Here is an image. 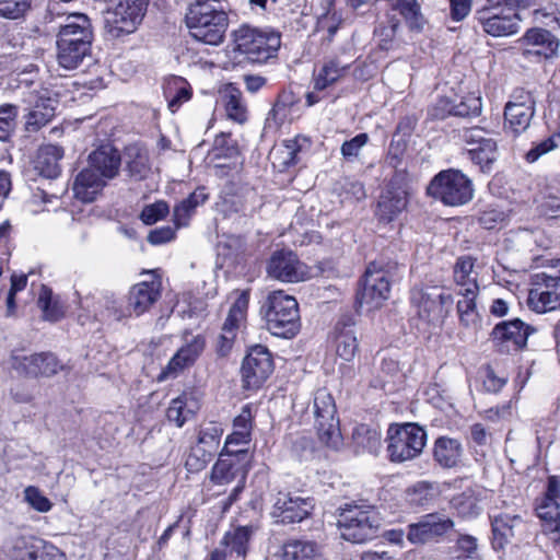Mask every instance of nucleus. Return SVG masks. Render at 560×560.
I'll list each match as a JSON object with an SVG mask.
<instances>
[{"instance_id":"10","label":"nucleus","mask_w":560,"mask_h":560,"mask_svg":"<svg viewBox=\"0 0 560 560\" xmlns=\"http://www.w3.org/2000/svg\"><path fill=\"white\" fill-rule=\"evenodd\" d=\"M150 0H119L114 9L108 10L104 27L114 38L133 33L141 24Z\"/></svg>"},{"instance_id":"29","label":"nucleus","mask_w":560,"mask_h":560,"mask_svg":"<svg viewBox=\"0 0 560 560\" xmlns=\"http://www.w3.org/2000/svg\"><path fill=\"white\" fill-rule=\"evenodd\" d=\"M439 495L440 488L436 482L418 481L406 490L405 500L415 511L427 510L436 502Z\"/></svg>"},{"instance_id":"55","label":"nucleus","mask_w":560,"mask_h":560,"mask_svg":"<svg viewBox=\"0 0 560 560\" xmlns=\"http://www.w3.org/2000/svg\"><path fill=\"white\" fill-rule=\"evenodd\" d=\"M226 115L230 119L243 124L247 119V108L244 103L241 92L233 90L228 95L225 105Z\"/></svg>"},{"instance_id":"23","label":"nucleus","mask_w":560,"mask_h":560,"mask_svg":"<svg viewBox=\"0 0 560 560\" xmlns=\"http://www.w3.org/2000/svg\"><path fill=\"white\" fill-rule=\"evenodd\" d=\"M527 57L553 59L558 57L560 42L551 31L541 26L527 30Z\"/></svg>"},{"instance_id":"26","label":"nucleus","mask_w":560,"mask_h":560,"mask_svg":"<svg viewBox=\"0 0 560 560\" xmlns=\"http://www.w3.org/2000/svg\"><path fill=\"white\" fill-rule=\"evenodd\" d=\"M106 180L103 175L89 165L74 179L72 187L74 197L83 202L93 201L106 185Z\"/></svg>"},{"instance_id":"50","label":"nucleus","mask_w":560,"mask_h":560,"mask_svg":"<svg viewBox=\"0 0 560 560\" xmlns=\"http://www.w3.org/2000/svg\"><path fill=\"white\" fill-rule=\"evenodd\" d=\"M481 112V98L472 93L454 97V116L471 117Z\"/></svg>"},{"instance_id":"17","label":"nucleus","mask_w":560,"mask_h":560,"mask_svg":"<svg viewBox=\"0 0 560 560\" xmlns=\"http://www.w3.org/2000/svg\"><path fill=\"white\" fill-rule=\"evenodd\" d=\"M183 339V346L176 351L167 365L162 370L159 376L160 381L168 377H175L186 368L191 366L203 352L206 339L202 335H191L186 332Z\"/></svg>"},{"instance_id":"57","label":"nucleus","mask_w":560,"mask_h":560,"mask_svg":"<svg viewBox=\"0 0 560 560\" xmlns=\"http://www.w3.org/2000/svg\"><path fill=\"white\" fill-rule=\"evenodd\" d=\"M238 155V148L231 139L230 135L220 133L215 137L212 148V156L214 160L233 159Z\"/></svg>"},{"instance_id":"13","label":"nucleus","mask_w":560,"mask_h":560,"mask_svg":"<svg viewBox=\"0 0 560 560\" xmlns=\"http://www.w3.org/2000/svg\"><path fill=\"white\" fill-rule=\"evenodd\" d=\"M314 499L295 492L279 491L273 500L271 517L276 523L289 525L301 523L312 514Z\"/></svg>"},{"instance_id":"6","label":"nucleus","mask_w":560,"mask_h":560,"mask_svg":"<svg viewBox=\"0 0 560 560\" xmlns=\"http://www.w3.org/2000/svg\"><path fill=\"white\" fill-rule=\"evenodd\" d=\"M386 441L389 460L404 463L418 457L422 453L427 444V432L413 422L390 424Z\"/></svg>"},{"instance_id":"38","label":"nucleus","mask_w":560,"mask_h":560,"mask_svg":"<svg viewBox=\"0 0 560 560\" xmlns=\"http://www.w3.org/2000/svg\"><path fill=\"white\" fill-rule=\"evenodd\" d=\"M253 533L252 526H238L225 533L221 545L225 546L228 553L231 556L235 555L237 558H245Z\"/></svg>"},{"instance_id":"8","label":"nucleus","mask_w":560,"mask_h":560,"mask_svg":"<svg viewBox=\"0 0 560 560\" xmlns=\"http://www.w3.org/2000/svg\"><path fill=\"white\" fill-rule=\"evenodd\" d=\"M280 46L281 37L277 32L241 27L235 34V49L252 63L276 58Z\"/></svg>"},{"instance_id":"32","label":"nucleus","mask_w":560,"mask_h":560,"mask_svg":"<svg viewBox=\"0 0 560 560\" xmlns=\"http://www.w3.org/2000/svg\"><path fill=\"white\" fill-rule=\"evenodd\" d=\"M282 560H324L319 546L312 540L291 539L280 551Z\"/></svg>"},{"instance_id":"19","label":"nucleus","mask_w":560,"mask_h":560,"mask_svg":"<svg viewBox=\"0 0 560 560\" xmlns=\"http://www.w3.org/2000/svg\"><path fill=\"white\" fill-rule=\"evenodd\" d=\"M407 203L406 189L398 186L396 180H390L376 205L375 217L378 223L386 225L396 221L406 210Z\"/></svg>"},{"instance_id":"43","label":"nucleus","mask_w":560,"mask_h":560,"mask_svg":"<svg viewBox=\"0 0 560 560\" xmlns=\"http://www.w3.org/2000/svg\"><path fill=\"white\" fill-rule=\"evenodd\" d=\"M467 154L482 172H490L499 156L497 142L494 139L483 140L480 145L467 149Z\"/></svg>"},{"instance_id":"52","label":"nucleus","mask_w":560,"mask_h":560,"mask_svg":"<svg viewBox=\"0 0 560 560\" xmlns=\"http://www.w3.org/2000/svg\"><path fill=\"white\" fill-rule=\"evenodd\" d=\"M474 265L475 259L471 256H462L455 262L454 279L463 289L469 288L470 283H477L476 278L471 277Z\"/></svg>"},{"instance_id":"3","label":"nucleus","mask_w":560,"mask_h":560,"mask_svg":"<svg viewBox=\"0 0 560 560\" xmlns=\"http://www.w3.org/2000/svg\"><path fill=\"white\" fill-rule=\"evenodd\" d=\"M185 20L190 35L208 45L222 43L229 26L225 9H214L211 2L203 0H196L189 5Z\"/></svg>"},{"instance_id":"48","label":"nucleus","mask_w":560,"mask_h":560,"mask_svg":"<svg viewBox=\"0 0 560 560\" xmlns=\"http://www.w3.org/2000/svg\"><path fill=\"white\" fill-rule=\"evenodd\" d=\"M451 560H482L477 538L467 534L459 535L452 548Z\"/></svg>"},{"instance_id":"12","label":"nucleus","mask_w":560,"mask_h":560,"mask_svg":"<svg viewBox=\"0 0 560 560\" xmlns=\"http://www.w3.org/2000/svg\"><path fill=\"white\" fill-rule=\"evenodd\" d=\"M411 302L418 308V315L428 323H442L451 312L453 296L438 287L413 289Z\"/></svg>"},{"instance_id":"58","label":"nucleus","mask_w":560,"mask_h":560,"mask_svg":"<svg viewBox=\"0 0 560 560\" xmlns=\"http://www.w3.org/2000/svg\"><path fill=\"white\" fill-rule=\"evenodd\" d=\"M222 433V428L211 422L200 430L197 444L205 446V448L215 454L220 445Z\"/></svg>"},{"instance_id":"28","label":"nucleus","mask_w":560,"mask_h":560,"mask_svg":"<svg viewBox=\"0 0 560 560\" xmlns=\"http://www.w3.org/2000/svg\"><path fill=\"white\" fill-rule=\"evenodd\" d=\"M119 151L112 145H102L89 155V165L106 179L114 178L120 167Z\"/></svg>"},{"instance_id":"53","label":"nucleus","mask_w":560,"mask_h":560,"mask_svg":"<svg viewBox=\"0 0 560 560\" xmlns=\"http://www.w3.org/2000/svg\"><path fill=\"white\" fill-rule=\"evenodd\" d=\"M215 454L205 448L202 445H194L186 458L185 466L190 472L202 470L211 462Z\"/></svg>"},{"instance_id":"35","label":"nucleus","mask_w":560,"mask_h":560,"mask_svg":"<svg viewBox=\"0 0 560 560\" xmlns=\"http://www.w3.org/2000/svg\"><path fill=\"white\" fill-rule=\"evenodd\" d=\"M393 11H397L411 32L423 31L427 20L418 0H387Z\"/></svg>"},{"instance_id":"61","label":"nucleus","mask_w":560,"mask_h":560,"mask_svg":"<svg viewBox=\"0 0 560 560\" xmlns=\"http://www.w3.org/2000/svg\"><path fill=\"white\" fill-rule=\"evenodd\" d=\"M38 537L35 536H20L14 539L12 547V558L14 560H33L35 549V541Z\"/></svg>"},{"instance_id":"2","label":"nucleus","mask_w":560,"mask_h":560,"mask_svg":"<svg viewBox=\"0 0 560 560\" xmlns=\"http://www.w3.org/2000/svg\"><path fill=\"white\" fill-rule=\"evenodd\" d=\"M382 518L374 505L364 500L351 501L339 508L338 526L343 539L363 544L377 536Z\"/></svg>"},{"instance_id":"11","label":"nucleus","mask_w":560,"mask_h":560,"mask_svg":"<svg viewBox=\"0 0 560 560\" xmlns=\"http://www.w3.org/2000/svg\"><path fill=\"white\" fill-rule=\"evenodd\" d=\"M390 282L387 272L376 262H371L359 283L357 304L361 311L370 312L382 306L388 299Z\"/></svg>"},{"instance_id":"56","label":"nucleus","mask_w":560,"mask_h":560,"mask_svg":"<svg viewBox=\"0 0 560 560\" xmlns=\"http://www.w3.org/2000/svg\"><path fill=\"white\" fill-rule=\"evenodd\" d=\"M248 303V291H242L241 293H238L224 322L228 323V325H234L236 327H240L241 324L245 320Z\"/></svg>"},{"instance_id":"41","label":"nucleus","mask_w":560,"mask_h":560,"mask_svg":"<svg viewBox=\"0 0 560 560\" xmlns=\"http://www.w3.org/2000/svg\"><path fill=\"white\" fill-rule=\"evenodd\" d=\"M299 102L300 98L292 91H281L267 116V122L273 121L277 127L281 126L290 118L293 107Z\"/></svg>"},{"instance_id":"21","label":"nucleus","mask_w":560,"mask_h":560,"mask_svg":"<svg viewBox=\"0 0 560 560\" xmlns=\"http://www.w3.org/2000/svg\"><path fill=\"white\" fill-rule=\"evenodd\" d=\"M525 324L520 318L498 323L490 338L493 343L506 351H520L525 347Z\"/></svg>"},{"instance_id":"14","label":"nucleus","mask_w":560,"mask_h":560,"mask_svg":"<svg viewBox=\"0 0 560 560\" xmlns=\"http://www.w3.org/2000/svg\"><path fill=\"white\" fill-rule=\"evenodd\" d=\"M241 371L245 387H260L273 372V361L268 348L261 345L250 347Z\"/></svg>"},{"instance_id":"20","label":"nucleus","mask_w":560,"mask_h":560,"mask_svg":"<svg viewBox=\"0 0 560 560\" xmlns=\"http://www.w3.org/2000/svg\"><path fill=\"white\" fill-rule=\"evenodd\" d=\"M334 342L337 355L345 362H351L359 351L355 322L350 315H342L334 328Z\"/></svg>"},{"instance_id":"47","label":"nucleus","mask_w":560,"mask_h":560,"mask_svg":"<svg viewBox=\"0 0 560 560\" xmlns=\"http://www.w3.org/2000/svg\"><path fill=\"white\" fill-rule=\"evenodd\" d=\"M349 66H341L337 60L324 63L314 81V89L323 91L345 75Z\"/></svg>"},{"instance_id":"37","label":"nucleus","mask_w":560,"mask_h":560,"mask_svg":"<svg viewBox=\"0 0 560 560\" xmlns=\"http://www.w3.org/2000/svg\"><path fill=\"white\" fill-rule=\"evenodd\" d=\"M208 200V194L205 187L197 188L186 199L175 206L173 218L176 228L186 226L194 214L197 207L203 205Z\"/></svg>"},{"instance_id":"9","label":"nucleus","mask_w":560,"mask_h":560,"mask_svg":"<svg viewBox=\"0 0 560 560\" xmlns=\"http://www.w3.org/2000/svg\"><path fill=\"white\" fill-rule=\"evenodd\" d=\"M313 415L320 442L331 450H339L343 439L337 417V407L332 395L326 388L315 392Z\"/></svg>"},{"instance_id":"64","label":"nucleus","mask_w":560,"mask_h":560,"mask_svg":"<svg viewBox=\"0 0 560 560\" xmlns=\"http://www.w3.org/2000/svg\"><path fill=\"white\" fill-rule=\"evenodd\" d=\"M35 555L33 560H62V552L52 544L38 538L35 541V549L33 550Z\"/></svg>"},{"instance_id":"15","label":"nucleus","mask_w":560,"mask_h":560,"mask_svg":"<svg viewBox=\"0 0 560 560\" xmlns=\"http://www.w3.org/2000/svg\"><path fill=\"white\" fill-rule=\"evenodd\" d=\"M454 527V521L442 513L422 515L418 522L407 527V539L412 545H423L435 540Z\"/></svg>"},{"instance_id":"42","label":"nucleus","mask_w":560,"mask_h":560,"mask_svg":"<svg viewBox=\"0 0 560 560\" xmlns=\"http://www.w3.org/2000/svg\"><path fill=\"white\" fill-rule=\"evenodd\" d=\"M525 131V105L522 102H509L504 107V132L517 138Z\"/></svg>"},{"instance_id":"22","label":"nucleus","mask_w":560,"mask_h":560,"mask_svg":"<svg viewBox=\"0 0 560 560\" xmlns=\"http://www.w3.org/2000/svg\"><path fill=\"white\" fill-rule=\"evenodd\" d=\"M160 280L142 281L131 287L128 293L129 315L140 316L148 312L161 296Z\"/></svg>"},{"instance_id":"31","label":"nucleus","mask_w":560,"mask_h":560,"mask_svg":"<svg viewBox=\"0 0 560 560\" xmlns=\"http://www.w3.org/2000/svg\"><path fill=\"white\" fill-rule=\"evenodd\" d=\"M63 149L57 144H45L38 150L35 168L46 178H56L60 174V160L63 158Z\"/></svg>"},{"instance_id":"59","label":"nucleus","mask_w":560,"mask_h":560,"mask_svg":"<svg viewBox=\"0 0 560 560\" xmlns=\"http://www.w3.org/2000/svg\"><path fill=\"white\" fill-rule=\"evenodd\" d=\"M240 327L234 325H228V323H223L221 328V334L219 335L215 343V353L220 358H225L230 354L235 337Z\"/></svg>"},{"instance_id":"33","label":"nucleus","mask_w":560,"mask_h":560,"mask_svg":"<svg viewBox=\"0 0 560 560\" xmlns=\"http://www.w3.org/2000/svg\"><path fill=\"white\" fill-rule=\"evenodd\" d=\"M463 452V446L458 440L440 436L434 443L433 457L441 467L452 468L458 465Z\"/></svg>"},{"instance_id":"7","label":"nucleus","mask_w":560,"mask_h":560,"mask_svg":"<svg viewBox=\"0 0 560 560\" xmlns=\"http://www.w3.org/2000/svg\"><path fill=\"white\" fill-rule=\"evenodd\" d=\"M427 192L445 206L458 207L468 203L474 196L471 180L457 170L438 173L429 183Z\"/></svg>"},{"instance_id":"4","label":"nucleus","mask_w":560,"mask_h":560,"mask_svg":"<svg viewBox=\"0 0 560 560\" xmlns=\"http://www.w3.org/2000/svg\"><path fill=\"white\" fill-rule=\"evenodd\" d=\"M267 329L282 338L294 337L300 329L299 304L292 295L283 291H272L261 306Z\"/></svg>"},{"instance_id":"18","label":"nucleus","mask_w":560,"mask_h":560,"mask_svg":"<svg viewBox=\"0 0 560 560\" xmlns=\"http://www.w3.org/2000/svg\"><path fill=\"white\" fill-rule=\"evenodd\" d=\"M267 272L271 278L282 282L304 281L308 275L307 266L300 261L292 250L287 249L277 250L271 255Z\"/></svg>"},{"instance_id":"34","label":"nucleus","mask_w":560,"mask_h":560,"mask_svg":"<svg viewBox=\"0 0 560 560\" xmlns=\"http://www.w3.org/2000/svg\"><path fill=\"white\" fill-rule=\"evenodd\" d=\"M198 409L199 402L191 395L183 394L171 400L166 410V418L168 422L182 428L195 416Z\"/></svg>"},{"instance_id":"5","label":"nucleus","mask_w":560,"mask_h":560,"mask_svg":"<svg viewBox=\"0 0 560 560\" xmlns=\"http://www.w3.org/2000/svg\"><path fill=\"white\" fill-rule=\"evenodd\" d=\"M488 4L476 13L483 31L494 37L516 33L522 21L520 12L525 0H487Z\"/></svg>"},{"instance_id":"54","label":"nucleus","mask_w":560,"mask_h":560,"mask_svg":"<svg viewBox=\"0 0 560 560\" xmlns=\"http://www.w3.org/2000/svg\"><path fill=\"white\" fill-rule=\"evenodd\" d=\"M451 506L464 518L475 517L480 513L476 498L468 493H460L453 497Z\"/></svg>"},{"instance_id":"1","label":"nucleus","mask_w":560,"mask_h":560,"mask_svg":"<svg viewBox=\"0 0 560 560\" xmlns=\"http://www.w3.org/2000/svg\"><path fill=\"white\" fill-rule=\"evenodd\" d=\"M544 268L530 275L532 288L527 294V305L536 313H547L560 306V259L553 260L545 255L532 258L530 271Z\"/></svg>"},{"instance_id":"60","label":"nucleus","mask_w":560,"mask_h":560,"mask_svg":"<svg viewBox=\"0 0 560 560\" xmlns=\"http://www.w3.org/2000/svg\"><path fill=\"white\" fill-rule=\"evenodd\" d=\"M28 113L25 115V127L27 131H37L43 126L48 124L55 116V108L44 106V110L26 109Z\"/></svg>"},{"instance_id":"30","label":"nucleus","mask_w":560,"mask_h":560,"mask_svg":"<svg viewBox=\"0 0 560 560\" xmlns=\"http://www.w3.org/2000/svg\"><path fill=\"white\" fill-rule=\"evenodd\" d=\"M523 520L520 515L499 514L491 516L492 547L501 550L515 535V529L522 527Z\"/></svg>"},{"instance_id":"62","label":"nucleus","mask_w":560,"mask_h":560,"mask_svg":"<svg viewBox=\"0 0 560 560\" xmlns=\"http://www.w3.org/2000/svg\"><path fill=\"white\" fill-rule=\"evenodd\" d=\"M23 103L26 105L24 109H39L44 110V106L57 108L58 101L48 95L47 91L37 92L28 91L24 94Z\"/></svg>"},{"instance_id":"51","label":"nucleus","mask_w":560,"mask_h":560,"mask_svg":"<svg viewBox=\"0 0 560 560\" xmlns=\"http://www.w3.org/2000/svg\"><path fill=\"white\" fill-rule=\"evenodd\" d=\"M400 27V21L396 16H388L387 23H380L374 30V37L378 42V47L387 50L390 47Z\"/></svg>"},{"instance_id":"49","label":"nucleus","mask_w":560,"mask_h":560,"mask_svg":"<svg viewBox=\"0 0 560 560\" xmlns=\"http://www.w3.org/2000/svg\"><path fill=\"white\" fill-rule=\"evenodd\" d=\"M528 11L535 26L549 27L551 30L560 26L559 19L556 15V5L549 1L541 8H530Z\"/></svg>"},{"instance_id":"16","label":"nucleus","mask_w":560,"mask_h":560,"mask_svg":"<svg viewBox=\"0 0 560 560\" xmlns=\"http://www.w3.org/2000/svg\"><path fill=\"white\" fill-rule=\"evenodd\" d=\"M12 368L26 377H51L63 370V364L52 352H39L30 355H13Z\"/></svg>"},{"instance_id":"40","label":"nucleus","mask_w":560,"mask_h":560,"mask_svg":"<svg viewBox=\"0 0 560 560\" xmlns=\"http://www.w3.org/2000/svg\"><path fill=\"white\" fill-rule=\"evenodd\" d=\"M246 453L247 451L242 448L233 452L226 450L225 455L228 457H223L224 454L221 453L220 458L212 467L210 476L211 481L217 485H225L233 481L236 474L234 457L237 455H246Z\"/></svg>"},{"instance_id":"25","label":"nucleus","mask_w":560,"mask_h":560,"mask_svg":"<svg viewBox=\"0 0 560 560\" xmlns=\"http://www.w3.org/2000/svg\"><path fill=\"white\" fill-rule=\"evenodd\" d=\"M93 40H58L57 62L65 70L78 69L86 58L91 57Z\"/></svg>"},{"instance_id":"24","label":"nucleus","mask_w":560,"mask_h":560,"mask_svg":"<svg viewBox=\"0 0 560 560\" xmlns=\"http://www.w3.org/2000/svg\"><path fill=\"white\" fill-rule=\"evenodd\" d=\"M62 21L58 25V40H93L91 20L83 13H61Z\"/></svg>"},{"instance_id":"45","label":"nucleus","mask_w":560,"mask_h":560,"mask_svg":"<svg viewBox=\"0 0 560 560\" xmlns=\"http://www.w3.org/2000/svg\"><path fill=\"white\" fill-rule=\"evenodd\" d=\"M37 304L46 320L58 322L65 316V307L58 298L54 296L50 288L42 285Z\"/></svg>"},{"instance_id":"39","label":"nucleus","mask_w":560,"mask_h":560,"mask_svg":"<svg viewBox=\"0 0 560 560\" xmlns=\"http://www.w3.org/2000/svg\"><path fill=\"white\" fill-rule=\"evenodd\" d=\"M126 167L130 177L142 180L151 171L149 153L139 145H130L126 150Z\"/></svg>"},{"instance_id":"44","label":"nucleus","mask_w":560,"mask_h":560,"mask_svg":"<svg viewBox=\"0 0 560 560\" xmlns=\"http://www.w3.org/2000/svg\"><path fill=\"white\" fill-rule=\"evenodd\" d=\"M101 310L93 311V318L98 322L121 320L130 316L127 307H122L121 303L114 295H104L98 300Z\"/></svg>"},{"instance_id":"27","label":"nucleus","mask_w":560,"mask_h":560,"mask_svg":"<svg viewBox=\"0 0 560 560\" xmlns=\"http://www.w3.org/2000/svg\"><path fill=\"white\" fill-rule=\"evenodd\" d=\"M536 514L541 521L542 532L552 540L560 541V504L555 499L540 498L536 502Z\"/></svg>"},{"instance_id":"63","label":"nucleus","mask_w":560,"mask_h":560,"mask_svg":"<svg viewBox=\"0 0 560 560\" xmlns=\"http://www.w3.org/2000/svg\"><path fill=\"white\" fill-rule=\"evenodd\" d=\"M31 0H0V16L15 20L30 9Z\"/></svg>"},{"instance_id":"46","label":"nucleus","mask_w":560,"mask_h":560,"mask_svg":"<svg viewBox=\"0 0 560 560\" xmlns=\"http://www.w3.org/2000/svg\"><path fill=\"white\" fill-rule=\"evenodd\" d=\"M352 440L358 450L373 453L381 443V433L368 424H359L353 429Z\"/></svg>"},{"instance_id":"36","label":"nucleus","mask_w":560,"mask_h":560,"mask_svg":"<svg viewBox=\"0 0 560 560\" xmlns=\"http://www.w3.org/2000/svg\"><path fill=\"white\" fill-rule=\"evenodd\" d=\"M478 284L470 283L469 288L462 289L459 294L464 296L463 300L457 302V312L459 322L465 327L476 328L480 323V316L476 310V295L478 292Z\"/></svg>"}]
</instances>
